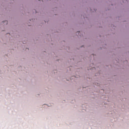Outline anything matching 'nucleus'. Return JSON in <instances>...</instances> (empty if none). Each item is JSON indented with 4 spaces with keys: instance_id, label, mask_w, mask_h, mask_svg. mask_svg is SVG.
I'll use <instances>...</instances> for the list:
<instances>
[{
    "instance_id": "f257e3e1",
    "label": "nucleus",
    "mask_w": 129,
    "mask_h": 129,
    "mask_svg": "<svg viewBox=\"0 0 129 129\" xmlns=\"http://www.w3.org/2000/svg\"><path fill=\"white\" fill-rule=\"evenodd\" d=\"M5 22H6V24H8V21H5Z\"/></svg>"
},
{
    "instance_id": "f03ea898",
    "label": "nucleus",
    "mask_w": 129,
    "mask_h": 129,
    "mask_svg": "<svg viewBox=\"0 0 129 129\" xmlns=\"http://www.w3.org/2000/svg\"><path fill=\"white\" fill-rule=\"evenodd\" d=\"M80 33V32L79 31V32H78V34H79Z\"/></svg>"
}]
</instances>
